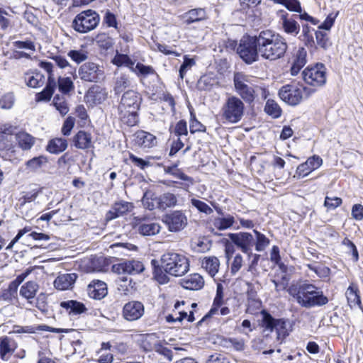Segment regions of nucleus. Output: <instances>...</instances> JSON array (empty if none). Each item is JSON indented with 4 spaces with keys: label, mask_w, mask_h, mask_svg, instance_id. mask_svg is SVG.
<instances>
[{
    "label": "nucleus",
    "mask_w": 363,
    "mask_h": 363,
    "mask_svg": "<svg viewBox=\"0 0 363 363\" xmlns=\"http://www.w3.org/2000/svg\"><path fill=\"white\" fill-rule=\"evenodd\" d=\"M191 203L199 212L203 213L206 215H210L213 211V209L207 203L201 200L196 199H191Z\"/></svg>",
    "instance_id": "864d4df0"
},
{
    "label": "nucleus",
    "mask_w": 363,
    "mask_h": 363,
    "mask_svg": "<svg viewBox=\"0 0 363 363\" xmlns=\"http://www.w3.org/2000/svg\"><path fill=\"white\" fill-rule=\"evenodd\" d=\"M203 285L204 280L199 274H191L182 281V286L189 290H199Z\"/></svg>",
    "instance_id": "a878e982"
},
{
    "label": "nucleus",
    "mask_w": 363,
    "mask_h": 363,
    "mask_svg": "<svg viewBox=\"0 0 363 363\" xmlns=\"http://www.w3.org/2000/svg\"><path fill=\"white\" fill-rule=\"evenodd\" d=\"M157 208L159 209L164 210L167 208L174 207L177 205V196L170 192H167L157 199Z\"/></svg>",
    "instance_id": "c756f323"
},
{
    "label": "nucleus",
    "mask_w": 363,
    "mask_h": 363,
    "mask_svg": "<svg viewBox=\"0 0 363 363\" xmlns=\"http://www.w3.org/2000/svg\"><path fill=\"white\" fill-rule=\"evenodd\" d=\"M206 12L203 9H195L189 11L186 13V23L191 24L199 22L206 18Z\"/></svg>",
    "instance_id": "4c0bfd02"
},
{
    "label": "nucleus",
    "mask_w": 363,
    "mask_h": 363,
    "mask_svg": "<svg viewBox=\"0 0 363 363\" xmlns=\"http://www.w3.org/2000/svg\"><path fill=\"white\" fill-rule=\"evenodd\" d=\"M323 164L322 158L318 155H313L299 164L294 176V178L301 179L308 176L311 172L319 168Z\"/></svg>",
    "instance_id": "f3484780"
},
{
    "label": "nucleus",
    "mask_w": 363,
    "mask_h": 363,
    "mask_svg": "<svg viewBox=\"0 0 363 363\" xmlns=\"http://www.w3.org/2000/svg\"><path fill=\"white\" fill-rule=\"evenodd\" d=\"M75 123L74 118L72 116H68L66 120L64 121V123L62 127V133L65 135H69L72 128H74Z\"/></svg>",
    "instance_id": "0e129e2a"
},
{
    "label": "nucleus",
    "mask_w": 363,
    "mask_h": 363,
    "mask_svg": "<svg viewBox=\"0 0 363 363\" xmlns=\"http://www.w3.org/2000/svg\"><path fill=\"white\" fill-rule=\"evenodd\" d=\"M56 81L55 77L49 76L48 77V82L45 87L43 91L36 95V100L38 101H48L50 100L56 88Z\"/></svg>",
    "instance_id": "bb28decb"
},
{
    "label": "nucleus",
    "mask_w": 363,
    "mask_h": 363,
    "mask_svg": "<svg viewBox=\"0 0 363 363\" xmlns=\"http://www.w3.org/2000/svg\"><path fill=\"white\" fill-rule=\"evenodd\" d=\"M39 286L34 281H29L25 283L20 289V295L29 300L35 297Z\"/></svg>",
    "instance_id": "f704fd0d"
},
{
    "label": "nucleus",
    "mask_w": 363,
    "mask_h": 363,
    "mask_svg": "<svg viewBox=\"0 0 363 363\" xmlns=\"http://www.w3.org/2000/svg\"><path fill=\"white\" fill-rule=\"evenodd\" d=\"M307 52L304 48H299L294 55L291 67V74L296 76L306 64Z\"/></svg>",
    "instance_id": "4be33fe9"
},
{
    "label": "nucleus",
    "mask_w": 363,
    "mask_h": 363,
    "mask_svg": "<svg viewBox=\"0 0 363 363\" xmlns=\"http://www.w3.org/2000/svg\"><path fill=\"white\" fill-rule=\"evenodd\" d=\"M15 98L13 93H6L0 98V108L10 109L14 104Z\"/></svg>",
    "instance_id": "13d9d810"
},
{
    "label": "nucleus",
    "mask_w": 363,
    "mask_h": 363,
    "mask_svg": "<svg viewBox=\"0 0 363 363\" xmlns=\"http://www.w3.org/2000/svg\"><path fill=\"white\" fill-rule=\"evenodd\" d=\"M113 269L118 274L135 275L143 272L145 267L140 261L130 259L125 260L118 264L113 265Z\"/></svg>",
    "instance_id": "a211bd4d"
},
{
    "label": "nucleus",
    "mask_w": 363,
    "mask_h": 363,
    "mask_svg": "<svg viewBox=\"0 0 363 363\" xmlns=\"http://www.w3.org/2000/svg\"><path fill=\"white\" fill-rule=\"evenodd\" d=\"M316 43L318 46L326 50L330 45L329 38L328 34L321 30H316L315 32Z\"/></svg>",
    "instance_id": "5fc2aeb1"
},
{
    "label": "nucleus",
    "mask_w": 363,
    "mask_h": 363,
    "mask_svg": "<svg viewBox=\"0 0 363 363\" xmlns=\"http://www.w3.org/2000/svg\"><path fill=\"white\" fill-rule=\"evenodd\" d=\"M219 266L220 262L216 257L205 258L202 262V267L212 277H213L218 272Z\"/></svg>",
    "instance_id": "c9c22d12"
},
{
    "label": "nucleus",
    "mask_w": 363,
    "mask_h": 363,
    "mask_svg": "<svg viewBox=\"0 0 363 363\" xmlns=\"http://www.w3.org/2000/svg\"><path fill=\"white\" fill-rule=\"evenodd\" d=\"M52 104L62 116H65L69 112V107L62 96L55 95Z\"/></svg>",
    "instance_id": "49530a36"
},
{
    "label": "nucleus",
    "mask_w": 363,
    "mask_h": 363,
    "mask_svg": "<svg viewBox=\"0 0 363 363\" xmlns=\"http://www.w3.org/2000/svg\"><path fill=\"white\" fill-rule=\"evenodd\" d=\"M257 35L254 36L244 35L240 40L237 53L240 57L248 65L258 61L260 52L257 44Z\"/></svg>",
    "instance_id": "423d86ee"
},
{
    "label": "nucleus",
    "mask_w": 363,
    "mask_h": 363,
    "mask_svg": "<svg viewBox=\"0 0 363 363\" xmlns=\"http://www.w3.org/2000/svg\"><path fill=\"white\" fill-rule=\"evenodd\" d=\"M245 104L235 96H228L221 108V117L230 123H237L244 116Z\"/></svg>",
    "instance_id": "20e7f679"
},
{
    "label": "nucleus",
    "mask_w": 363,
    "mask_h": 363,
    "mask_svg": "<svg viewBox=\"0 0 363 363\" xmlns=\"http://www.w3.org/2000/svg\"><path fill=\"white\" fill-rule=\"evenodd\" d=\"M187 217L182 211H174L163 216L162 221L170 232L176 233L183 230L188 223Z\"/></svg>",
    "instance_id": "ddd939ff"
},
{
    "label": "nucleus",
    "mask_w": 363,
    "mask_h": 363,
    "mask_svg": "<svg viewBox=\"0 0 363 363\" xmlns=\"http://www.w3.org/2000/svg\"><path fill=\"white\" fill-rule=\"evenodd\" d=\"M86 97L90 99L94 103H101L106 99V93L101 86H93L88 90Z\"/></svg>",
    "instance_id": "72a5a7b5"
},
{
    "label": "nucleus",
    "mask_w": 363,
    "mask_h": 363,
    "mask_svg": "<svg viewBox=\"0 0 363 363\" xmlns=\"http://www.w3.org/2000/svg\"><path fill=\"white\" fill-rule=\"evenodd\" d=\"M228 236L232 242L243 253L252 255V247L255 245V239L251 233L240 232L228 233Z\"/></svg>",
    "instance_id": "4468645a"
},
{
    "label": "nucleus",
    "mask_w": 363,
    "mask_h": 363,
    "mask_svg": "<svg viewBox=\"0 0 363 363\" xmlns=\"http://www.w3.org/2000/svg\"><path fill=\"white\" fill-rule=\"evenodd\" d=\"M48 158L45 156L40 155L35 157L26 162V166L30 172H37L43 166L48 163Z\"/></svg>",
    "instance_id": "e433bc0d"
},
{
    "label": "nucleus",
    "mask_w": 363,
    "mask_h": 363,
    "mask_svg": "<svg viewBox=\"0 0 363 363\" xmlns=\"http://www.w3.org/2000/svg\"><path fill=\"white\" fill-rule=\"evenodd\" d=\"M326 67L323 63L307 67L303 72V79L306 83L313 86H321L326 82Z\"/></svg>",
    "instance_id": "9d476101"
},
{
    "label": "nucleus",
    "mask_w": 363,
    "mask_h": 363,
    "mask_svg": "<svg viewBox=\"0 0 363 363\" xmlns=\"http://www.w3.org/2000/svg\"><path fill=\"white\" fill-rule=\"evenodd\" d=\"M314 29L307 23H303L301 26V33L298 35V40L308 48L315 47V40L313 32Z\"/></svg>",
    "instance_id": "cd10ccee"
},
{
    "label": "nucleus",
    "mask_w": 363,
    "mask_h": 363,
    "mask_svg": "<svg viewBox=\"0 0 363 363\" xmlns=\"http://www.w3.org/2000/svg\"><path fill=\"white\" fill-rule=\"evenodd\" d=\"M133 208L131 203L121 201L115 203L111 210L107 213L106 217L108 220H112L121 216Z\"/></svg>",
    "instance_id": "b1692460"
},
{
    "label": "nucleus",
    "mask_w": 363,
    "mask_h": 363,
    "mask_svg": "<svg viewBox=\"0 0 363 363\" xmlns=\"http://www.w3.org/2000/svg\"><path fill=\"white\" fill-rule=\"evenodd\" d=\"M82 81L98 83L104 79V72L100 66L94 62H85L82 65L78 71Z\"/></svg>",
    "instance_id": "f8f14e48"
},
{
    "label": "nucleus",
    "mask_w": 363,
    "mask_h": 363,
    "mask_svg": "<svg viewBox=\"0 0 363 363\" xmlns=\"http://www.w3.org/2000/svg\"><path fill=\"white\" fill-rule=\"evenodd\" d=\"M206 363H230V359L221 354H214L209 357Z\"/></svg>",
    "instance_id": "774afa93"
},
{
    "label": "nucleus",
    "mask_w": 363,
    "mask_h": 363,
    "mask_svg": "<svg viewBox=\"0 0 363 363\" xmlns=\"http://www.w3.org/2000/svg\"><path fill=\"white\" fill-rule=\"evenodd\" d=\"M100 22L96 11L88 9L78 13L72 22V28L77 33H87L94 30Z\"/></svg>",
    "instance_id": "39448f33"
},
{
    "label": "nucleus",
    "mask_w": 363,
    "mask_h": 363,
    "mask_svg": "<svg viewBox=\"0 0 363 363\" xmlns=\"http://www.w3.org/2000/svg\"><path fill=\"white\" fill-rule=\"evenodd\" d=\"M60 306L69 311V314L79 315L86 311L84 304L75 300H69L60 303Z\"/></svg>",
    "instance_id": "c85d7f7f"
},
{
    "label": "nucleus",
    "mask_w": 363,
    "mask_h": 363,
    "mask_svg": "<svg viewBox=\"0 0 363 363\" xmlns=\"http://www.w3.org/2000/svg\"><path fill=\"white\" fill-rule=\"evenodd\" d=\"M292 296L301 307L306 308L321 307L329 301L320 287L307 281L299 284Z\"/></svg>",
    "instance_id": "7ed1b4c3"
},
{
    "label": "nucleus",
    "mask_w": 363,
    "mask_h": 363,
    "mask_svg": "<svg viewBox=\"0 0 363 363\" xmlns=\"http://www.w3.org/2000/svg\"><path fill=\"white\" fill-rule=\"evenodd\" d=\"M346 297L351 308L358 306L362 308V303L357 286L351 284L347 289Z\"/></svg>",
    "instance_id": "7c9ffc66"
},
{
    "label": "nucleus",
    "mask_w": 363,
    "mask_h": 363,
    "mask_svg": "<svg viewBox=\"0 0 363 363\" xmlns=\"http://www.w3.org/2000/svg\"><path fill=\"white\" fill-rule=\"evenodd\" d=\"M13 340L9 337H3L0 338V357L3 360H7V354L12 352L11 343Z\"/></svg>",
    "instance_id": "37998d69"
},
{
    "label": "nucleus",
    "mask_w": 363,
    "mask_h": 363,
    "mask_svg": "<svg viewBox=\"0 0 363 363\" xmlns=\"http://www.w3.org/2000/svg\"><path fill=\"white\" fill-rule=\"evenodd\" d=\"M235 223V218L233 216L228 214L225 217L216 218L213 220L214 226L220 230H224L230 228Z\"/></svg>",
    "instance_id": "58836bf2"
},
{
    "label": "nucleus",
    "mask_w": 363,
    "mask_h": 363,
    "mask_svg": "<svg viewBox=\"0 0 363 363\" xmlns=\"http://www.w3.org/2000/svg\"><path fill=\"white\" fill-rule=\"evenodd\" d=\"M67 145L66 139L56 138L48 142L46 150L52 154H59L67 149Z\"/></svg>",
    "instance_id": "2f4dec72"
},
{
    "label": "nucleus",
    "mask_w": 363,
    "mask_h": 363,
    "mask_svg": "<svg viewBox=\"0 0 363 363\" xmlns=\"http://www.w3.org/2000/svg\"><path fill=\"white\" fill-rule=\"evenodd\" d=\"M264 111L274 118H277L281 115V109L274 100H267L264 106Z\"/></svg>",
    "instance_id": "c03bdc74"
},
{
    "label": "nucleus",
    "mask_w": 363,
    "mask_h": 363,
    "mask_svg": "<svg viewBox=\"0 0 363 363\" xmlns=\"http://www.w3.org/2000/svg\"><path fill=\"white\" fill-rule=\"evenodd\" d=\"M90 133L79 130L72 138L73 145L78 149L86 150L92 147Z\"/></svg>",
    "instance_id": "393cba45"
},
{
    "label": "nucleus",
    "mask_w": 363,
    "mask_h": 363,
    "mask_svg": "<svg viewBox=\"0 0 363 363\" xmlns=\"http://www.w3.org/2000/svg\"><path fill=\"white\" fill-rule=\"evenodd\" d=\"M19 146L23 150H30L35 143V138L28 133H21L18 136Z\"/></svg>",
    "instance_id": "8fccbe9b"
},
{
    "label": "nucleus",
    "mask_w": 363,
    "mask_h": 363,
    "mask_svg": "<svg viewBox=\"0 0 363 363\" xmlns=\"http://www.w3.org/2000/svg\"><path fill=\"white\" fill-rule=\"evenodd\" d=\"M279 15L283 30L288 35L294 37L297 36L301 30V26L295 20V16H293L292 15L289 17V13L284 10H280L279 11Z\"/></svg>",
    "instance_id": "6ab92c4d"
},
{
    "label": "nucleus",
    "mask_w": 363,
    "mask_h": 363,
    "mask_svg": "<svg viewBox=\"0 0 363 363\" xmlns=\"http://www.w3.org/2000/svg\"><path fill=\"white\" fill-rule=\"evenodd\" d=\"M256 240H255V250L257 252L264 251L269 246L270 240L264 234L257 230H253Z\"/></svg>",
    "instance_id": "a19ab883"
},
{
    "label": "nucleus",
    "mask_w": 363,
    "mask_h": 363,
    "mask_svg": "<svg viewBox=\"0 0 363 363\" xmlns=\"http://www.w3.org/2000/svg\"><path fill=\"white\" fill-rule=\"evenodd\" d=\"M142 102L140 93L134 90H128L122 95L118 109L122 113L123 111H138Z\"/></svg>",
    "instance_id": "2eb2a0df"
},
{
    "label": "nucleus",
    "mask_w": 363,
    "mask_h": 363,
    "mask_svg": "<svg viewBox=\"0 0 363 363\" xmlns=\"http://www.w3.org/2000/svg\"><path fill=\"white\" fill-rule=\"evenodd\" d=\"M77 278L75 273L59 275L54 281V286L57 290H67L73 286Z\"/></svg>",
    "instance_id": "5701e85b"
},
{
    "label": "nucleus",
    "mask_w": 363,
    "mask_h": 363,
    "mask_svg": "<svg viewBox=\"0 0 363 363\" xmlns=\"http://www.w3.org/2000/svg\"><path fill=\"white\" fill-rule=\"evenodd\" d=\"M125 113L122 116L121 121L123 123L128 126H134L138 122V111L126 110Z\"/></svg>",
    "instance_id": "09e8293b"
},
{
    "label": "nucleus",
    "mask_w": 363,
    "mask_h": 363,
    "mask_svg": "<svg viewBox=\"0 0 363 363\" xmlns=\"http://www.w3.org/2000/svg\"><path fill=\"white\" fill-rule=\"evenodd\" d=\"M342 245L347 247V252L352 253L354 260L357 262L359 259V254L356 245L347 238H344Z\"/></svg>",
    "instance_id": "052dcab7"
},
{
    "label": "nucleus",
    "mask_w": 363,
    "mask_h": 363,
    "mask_svg": "<svg viewBox=\"0 0 363 363\" xmlns=\"http://www.w3.org/2000/svg\"><path fill=\"white\" fill-rule=\"evenodd\" d=\"M57 84L59 91L63 94H69L74 88L73 82L69 77H59Z\"/></svg>",
    "instance_id": "a18cd8bd"
},
{
    "label": "nucleus",
    "mask_w": 363,
    "mask_h": 363,
    "mask_svg": "<svg viewBox=\"0 0 363 363\" xmlns=\"http://www.w3.org/2000/svg\"><path fill=\"white\" fill-rule=\"evenodd\" d=\"M222 299H223V291H222V286L220 284H219L217 287V291H216V296L213 301V308L209 311V312L203 317V318L199 320L197 323V325H201L202 323L206 320V319L211 317L213 315L216 314L218 311V308L222 304Z\"/></svg>",
    "instance_id": "473e14b6"
},
{
    "label": "nucleus",
    "mask_w": 363,
    "mask_h": 363,
    "mask_svg": "<svg viewBox=\"0 0 363 363\" xmlns=\"http://www.w3.org/2000/svg\"><path fill=\"white\" fill-rule=\"evenodd\" d=\"M233 84L235 92L240 99L246 104H251L255 99L256 94L254 86L248 84L247 77L242 72H235L233 77Z\"/></svg>",
    "instance_id": "6e6552de"
},
{
    "label": "nucleus",
    "mask_w": 363,
    "mask_h": 363,
    "mask_svg": "<svg viewBox=\"0 0 363 363\" xmlns=\"http://www.w3.org/2000/svg\"><path fill=\"white\" fill-rule=\"evenodd\" d=\"M174 133L177 136L187 135V123L184 120H180L175 125Z\"/></svg>",
    "instance_id": "338daca9"
},
{
    "label": "nucleus",
    "mask_w": 363,
    "mask_h": 363,
    "mask_svg": "<svg viewBox=\"0 0 363 363\" xmlns=\"http://www.w3.org/2000/svg\"><path fill=\"white\" fill-rule=\"evenodd\" d=\"M155 279L161 284L169 281L167 274L174 277H182L189 270L188 258L180 253L167 252L160 259V264L156 259L151 261Z\"/></svg>",
    "instance_id": "f257e3e1"
},
{
    "label": "nucleus",
    "mask_w": 363,
    "mask_h": 363,
    "mask_svg": "<svg viewBox=\"0 0 363 363\" xmlns=\"http://www.w3.org/2000/svg\"><path fill=\"white\" fill-rule=\"evenodd\" d=\"M129 159L135 165L141 169H145L146 167L152 165L149 161L138 157L133 154H130Z\"/></svg>",
    "instance_id": "69168bd1"
},
{
    "label": "nucleus",
    "mask_w": 363,
    "mask_h": 363,
    "mask_svg": "<svg viewBox=\"0 0 363 363\" xmlns=\"http://www.w3.org/2000/svg\"><path fill=\"white\" fill-rule=\"evenodd\" d=\"M68 56L70 57V58L77 62L80 63L87 59V53L84 50H70L68 52Z\"/></svg>",
    "instance_id": "e2e57ef3"
},
{
    "label": "nucleus",
    "mask_w": 363,
    "mask_h": 363,
    "mask_svg": "<svg viewBox=\"0 0 363 363\" xmlns=\"http://www.w3.org/2000/svg\"><path fill=\"white\" fill-rule=\"evenodd\" d=\"M88 294L94 299H101L107 294L106 284L101 281H93L88 286Z\"/></svg>",
    "instance_id": "412c9836"
},
{
    "label": "nucleus",
    "mask_w": 363,
    "mask_h": 363,
    "mask_svg": "<svg viewBox=\"0 0 363 363\" xmlns=\"http://www.w3.org/2000/svg\"><path fill=\"white\" fill-rule=\"evenodd\" d=\"M206 126L199 121L194 113L191 112L190 120V132L194 133L196 132H205Z\"/></svg>",
    "instance_id": "4d7b16f0"
},
{
    "label": "nucleus",
    "mask_w": 363,
    "mask_h": 363,
    "mask_svg": "<svg viewBox=\"0 0 363 363\" xmlns=\"http://www.w3.org/2000/svg\"><path fill=\"white\" fill-rule=\"evenodd\" d=\"M196 64V62L194 59L189 58L186 55L184 57V62L180 66L179 72V77L181 79H184V75L186 74L188 69H191L194 65Z\"/></svg>",
    "instance_id": "bf43d9fd"
},
{
    "label": "nucleus",
    "mask_w": 363,
    "mask_h": 363,
    "mask_svg": "<svg viewBox=\"0 0 363 363\" xmlns=\"http://www.w3.org/2000/svg\"><path fill=\"white\" fill-rule=\"evenodd\" d=\"M135 72H134L138 77H145L150 74H156L155 70L150 65H145L140 62H138L135 67Z\"/></svg>",
    "instance_id": "603ef678"
},
{
    "label": "nucleus",
    "mask_w": 363,
    "mask_h": 363,
    "mask_svg": "<svg viewBox=\"0 0 363 363\" xmlns=\"http://www.w3.org/2000/svg\"><path fill=\"white\" fill-rule=\"evenodd\" d=\"M113 64L117 66L124 65L128 67L132 72H135L133 67L134 62L129 57L128 55L124 54L118 55L113 61Z\"/></svg>",
    "instance_id": "de8ad7c7"
},
{
    "label": "nucleus",
    "mask_w": 363,
    "mask_h": 363,
    "mask_svg": "<svg viewBox=\"0 0 363 363\" xmlns=\"http://www.w3.org/2000/svg\"><path fill=\"white\" fill-rule=\"evenodd\" d=\"M96 44L101 48L107 50L113 46V40L106 33H99L96 38Z\"/></svg>",
    "instance_id": "3c124183"
},
{
    "label": "nucleus",
    "mask_w": 363,
    "mask_h": 363,
    "mask_svg": "<svg viewBox=\"0 0 363 363\" xmlns=\"http://www.w3.org/2000/svg\"><path fill=\"white\" fill-rule=\"evenodd\" d=\"M157 342L154 334H144L141 337L140 346L145 352L152 351Z\"/></svg>",
    "instance_id": "ea45409f"
},
{
    "label": "nucleus",
    "mask_w": 363,
    "mask_h": 363,
    "mask_svg": "<svg viewBox=\"0 0 363 363\" xmlns=\"http://www.w3.org/2000/svg\"><path fill=\"white\" fill-rule=\"evenodd\" d=\"M135 143L143 148H150L157 145V138L152 134L144 131L139 130L135 134Z\"/></svg>",
    "instance_id": "aec40b11"
},
{
    "label": "nucleus",
    "mask_w": 363,
    "mask_h": 363,
    "mask_svg": "<svg viewBox=\"0 0 363 363\" xmlns=\"http://www.w3.org/2000/svg\"><path fill=\"white\" fill-rule=\"evenodd\" d=\"M305 92H307L306 96H308L314 90L298 84H289L281 86L279 91V96L287 104L296 106L301 102Z\"/></svg>",
    "instance_id": "0eeeda50"
},
{
    "label": "nucleus",
    "mask_w": 363,
    "mask_h": 363,
    "mask_svg": "<svg viewBox=\"0 0 363 363\" xmlns=\"http://www.w3.org/2000/svg\"><path fill=\"white\" fill-rule=\"evenodd\" d=\"M145 313L143 303L138 301H130L126 303L122 310L123 318L128 321L139 320Z\"/></svg>",
    "instance_id": "dca6fc26"
},
{
    "label": "nucleus",
    "mask_w": 363,
    "mask_h": 363,
    "mask_svg": "<svg viewBox=\"0 0 363 363\" xmlns=\"http://www.w3.org/2000/svg\"><path fill=\"white\" fill-rule=\"evenodd\" d=\"M44 76L38 72L32 76H28L26 78V84L32 88L41 86L43 84Z\"/></svg>",
    "instance_id": "6e6d98bb"
},
{
    "label": "nucleus",
    "mask_w": 363,
    "mask_h": 363,
    "mask_svg": "<svg viewBox=\"0 0 363 363\" xmlns=\"http://www.w3.org/2000/svg\"><path fill=\"white\" fill-rule=\"evenodd\" d=\"M342 203V200L340 197H330L326 196L325 198L324 206L328 210L335 209L337 207L340 206Z\"/></svg>",
    "instance_id": "680f3d73"
},
{
    "label": "nucleus",
    "mask_w": 363,
    "mask_h": 363,
    "mask_svg": "<svg viewBox=\"0 0 363 363\" xmlns=\"http://www.w3.org/2000/svg\"><path fill=\"white\" fill-rule=\"evenodd\" d=\"M261 314L262 315V326L270 332L275 330L279 340H283L289 335L286 320L284 318L276 319L265 310L262 311Z\"/></svg>",
    "instance_id": "9b49d317"
},
{
    "label": "nucleus",
    "mask_w": 363,
    "mask_h": 363,
    "mask_svg": "<svg viewBox=\"0 0 363 363\" xmlns=\"http://www.w3.org/2000/svg\"><path fill=\"white\" fill-rule=\"evenodd\" d=\"M130 86L129 77L127 74H121L116 78L114 91L116 94L122 93L126 88Z\"/></svg>",
    "instance_id": "79ce46f5"
},
{
    "label": "nucleus",
    "mask_w": 363,
    "mask_h": 363,
    "mask_svg": "<svg viewBox=\"0 0 363 363\" xmlns=\"http://www.w3.org/2000/svg\"><path fill=\"white\" fill-rule=\"evenodd\" d=\"M257 44L260 57L269 61L283 57L288 49L286 39L271 30H264L257 34Z\"/></svg>",
    "instance_id": "f03ea898"
},
{
    "label": "nucleus",
    "mask_w": 363,
    "mask_h": 363,
    "mask_svg": "<svg viewBox=\"0 0 363 363\" xmlns=\"http://www.w3.org/2000/svg\"><path fill=\"white\" fill-rule=\"evenodd\" d=\"M133 228L143 236H154L160 232L161 226L153 218L146 215L135 216L133 218Z\"/></svg>",
    "instance_id": "1a4fd4ad"
}]
</instances>
